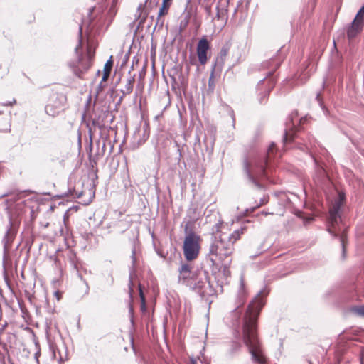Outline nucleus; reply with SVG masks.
Instances as JSON below:
<instances>
[{"mask_svg": "<svg viewBox=\"0 0 364 364\" xmlns=\"http://www.w3.org/2000/svg\"><path fill=\"white\" fill-rule=\"evenodd\" d=\"M156 54V43L154 45H152V48H151V58H152L154 65L155 63Z\"/></svg>", "mask_w": 364, "mask_h": 364, "instance_id": "obj_29", "label": "nucleus"}, {"mask_svg": "<svg viewBox=\"0 0 364 364\" xmlns=\"http://www.w3.org/2000/svg\"><path fill=\"white\" fill-rule=\"evenodd\" d=\"M209 49L210 44L208 39L205 37H203L199 40L196 49L198 60L201 65L206 63L208 60L207 53Z\"/></svg>", "mask_w": 364, "mask_h": 364, "instance_id": "obj_13", "label": "nucleus"}, {"mask_svg": "<svg viewBox=\"0 0 364 364\" xmlns=\"http://www.w3.org/2000/svg\"><path fill=\"white\" fill-rule=\"evenodd\" d=\"M231 260L227 261V262L223 264V274L226 277H228L230 274V271L228 269V265L230 264Z\"/></svg>", "mask_w": 364, "mask_h": 364, "instance_id": "obj_27", "label": "nucleus"}, {"mask_svg": "<svg viewBox=\"0 0 364 364\" xmlns=\"http://www.w3.org/2000/svg\"><path fill=\"white\" fill-rule=\"evenodd\" d=\"M134 81H135L134 77L132 76H130L127 80V82H126V84H125L124 88L121 90L124 95H129L132 92Z\"/></svg>", "mask_w": 364, "mask_h": 364, "instance_id": "obj_19", "label": "nucleus"}, {"mask_svg": "<svg viewBox=\"0 0 364 364\" xmlns=\"http://www.w3.org/2000/svg\"><path fill=\"white\" fill-rule=\"evenodd\" d=\"M67 106V97L65 95H58L55 100L46 106V112L48 115L55 117L61 112L65 110Z\"/></svg>", "mask_w": 364, "mask_h": 364, "instance_id": "obj_9", "label": "nucleus"}, {"mask_svg": "<svg viewBox=\"0 0 364 364\" xmlns=\"http://www.w3.org/2000/svg\"><path fill=\"white\" fill-rule=\"evenodd\" d=\"M112 66H113V60L111 57L110 59L108 60L106 62V63L105 64L103 75L102 77V82H106L108 80L110 73H111V70H112Z\"/></svg>", "mask_w": 364, "mask_h": 364, "instance_id": "obj_18", "label": "nucleus"}, {"mask_svg": "<svg viewBox=\"0 0 364 364\" xmlns=\"http://www.w3.org/2000/svg\"><path fill=\"white\" fill-rule=\"evenodd\" d=\"M242 345L237 341H232L230 348L227 353L229 358H232L241 349Z\"/></svg>", "mask_w": 364, "mask_h": 364, "instance_id": "obj_20", "label": "nucleus"}, {"mask_svg": "<svg viewBox=\"0 0 364 364\" xmlns=\"http://www.w3.org/2000/svg\"><path fill=\"white\" fill-rule=\"evenodd\" d=\"M241 4H242V2H241V1H239V2H238V4H237V6L235 8V9H234V11H233V14H232L233 17H235V16H236V14H237V11H238V8H239V6H240V5Z\"/></svg>", "mask_w": 364, "mask_h": 364, "instance_id": "obj_33", "label": "nucleus"}, {"mask_svg": "<svg viewBox=\"0 0 364 364\" xmlns=\"http://www.w3.org/2000/svg\"><path fill=\"white\" fill-rule=\"evenodd\" d=\"M230 47L228 45L223 46L219 53L218 54L216 59L213 64L212 67H213V70H215L217 66L221 67L225 63V58L227 57V55L228 53Z\"/></svg>", "mask_w": 364, "mask_h": 364, "instance_id": "obj_17", "label": "nucleus"}, {"mask_svg": "<svg viewBox=\"0 0 364 364\" xmlns=\"http://www.w3.org/2000/svg\"><path fill=\"white\" fill-rule=\"evenodd\" d=\"M225 239L220 236L219 240L210 245L209 250L210 254L215 255L222 260L230 257L233 251V245L230 243L225 244Z\"/></svg>", "mask_w": 364, "mask_h": 364, "instance_id": "obj_8", "label": "nucleus"}, {"mask_svg": "<svg viewBox=\"0 0 364 364\" xmlns=\"http://www.w3.org/2000/svg\"><path fill=\"white\" fill-rule=\"evenodd\" d=\"M35 21V16L32 14H30L27 16L26 21L29 23L33 22Z\"/></svg>", "mask_w": 364, "mask_h": 364, "instance_id": "obj_31", "label": "nucleus"}, {"mask_svg": "<svg viewBox=\"0 0 364 364\" xmlns=\"http://www.w3.org/2000/svg\"><path fill=\"white\" fill-rule=\"evenodd\" d=\"M314 164V180L320 185L324 184L330 181L329 176L325 168V164L318 160L314 154H310Z\"/></svg>", "mask_w": 364, "mask_h": 364, "instance_id": "obj_10", "label": "nucleus"}, {"mask_svg": "<svg viewBox=\"0 0 364 364\" xmlns=\"http://www.w3.org/2000/svg\"><path fill=\"white\" fill-rule=\"evenodd\" d=\"M181 227L184 230V240L183 244V252L187 262L196 259L200 250V236L195 232V221L188 219L183 220Z\"/></svg>", "mask_w": 364, "mask_h": 364, "instance_id": "obj_5", "label": "nucleus"}, {"mask_svg": "<svg viewBox=\"0 0 364 364\" xmlns=\"http://www.w3.org/2000/svg\"><path fill=\"white\" fill-rule=\"evenodd\" d=\"M231 118L232 121V127L235 128V117L233 111L231 112Z\"/></svg>", "mask_w": 364, "mask_h": 364, "instance_id": "obj_34", "label": "nucleus"}, {"mask_svg": "<svg viewBox=\"0 0 364 364\" xmlns=\"http://www.w3.org/2000/svg\"><path fill=\"white\" fill-rule=\"evenodd\" d=\"M139 295H140V299H141V308L143 311H144L146 309L145 296H144L142 289L141 288V285H139Z\"/></svg>", "mask_w": 364, "mask_h": 364, "instance_id": "obj_26", "label": "nucleus"}, {"mask_svg": "<svg viewBox=\"0 0 364 364\" xmlns=\"http://www.w3.org/2000/svg\"><path fill=\"white\" fill-rule=\"evenodd\" d=\"M269 291L266 287L257 293L248 304L241 321H238L237 333L242 336L244 343L248 348L251 360L255 364H269L257 336V320L265 305V297Z\"/></svg>", "mask_w": 364, "mask_h": 364, "instance_id": "obj_1", "label": "nucleus"}, {"mask_svg": "<svg viewBox=\"0 0 364 364\" xmlns=\"http://www.w3.org/2000/svg\"><path fill=\"white\" fill-rule=\"evenodd\" d=\"M9 246H10V244H8V242H6V243L5 244V247H9Z\"/></svg>", "mask_w": 364, "mask_h": 364, "instance_id": "obj_45", "label": "nucleus"}, {"mask_svg": "<svg viewBox=\"0 0 364 364\" xmlns=\"http://www.w3.org/2000/svg\"><path fill=\"white\" fill-rule=\"evenodd\" d=\"M235 311L236 312H237V311H238V308L235 309Z\"/></svg>", "mask_w": 364, "mask_h": 364, "instance_id": "obj_47", "label": "nucleus"}, {"mask_svg": "<svg viewBox=\"0 0 364 364\" xmlns=\"http://www.w3.org/2000/svg\"><path fill=\"white\" fill-rule=\"evenodd\" d=\"M80 36L82 37V28H80ZM81 46V40L80 41L79 47Z\"/></svg>", "mask_w": 364, "mask_h": 364, "instance_id": "obj_39", "label": "nucleus"}, {"mask_svg": "<svg viewBox=\"0 0 364 364\" xmlns=\"http://www.w3.org/2000/svg\"><path fill=\"white\" fill-rule=\"evenodd\" d=\"M118 3V0H112V6H111V8L110 9H113L117 4Z\"/></svg>", "mask_w": 364, "mask_h": 364, "instance_id": "obj_36", "label": "nucleus"}, {"mask_svg": "<svg viewBox=\"0 0 364 364\" xmlns=\"http://www.w3.org/2000/svg\"><path fill=\"white\" fill-rule=\"evenodd\" d=\"M279 156L276 144L272 142L264 155L256 157L251 161L245 159L243 171L248 183L262 189L264 188L263 183L264 181L274 183L269 175V170L271 166V161Z\"/></svg>", "mask_w": 364, "mask_h": 364, "instance_id": "obj_2", "label": "nucleus"}, {"mask_svg": "<svg viewBox=\"0 0 364 364\" xmlns=\"http://www.w3.org/2000/svg\"><path fill=\"white\" fill-rule=\"evenodd\" d=\"M273 72V70L269 71L267 77L260 80L257 85V90H262V86L266 82V80L268 83L267 87L264 89L262 95L259 98V103L261 104L264 102L265 99L269 95L270 91L273 89L275 85L274 79L272 77Z\"/></svg>", "mask_w": 364, "mask_h": 364, "instance_id": "obj_11", "label": "nucleus"}, {"mask_svg": "<svg viewBox=\"0 0 364 364\" xmlns=\"http://www.w3.org/2000/svg\"><path fill=\"white\" fill-rule=\"evenodd\" d=\"M363 26L362 24L353 21L352 23L347 28V36L349 40L355 38L363 31Z\"/></svg>", "mask_w": 364, "mask_h": 364, "instance_id": "obj_16", "label": "nucleus"}, {"mask_svg": "<svg viewBox=\"0 0 364 364\" xmlns=\"http://www.w3.org/2000/svg\"><path fill=\"white\" fill-rule=\"evenodd\" d=\"M214 73L213 67H212V71L208 79V92H213L215 89V80H214Z\"/></svg>", "mask_w": 364, "mask_h": 364, "instance_id": "obj_25", "label": "nucleus"}, {"mask_svg": "<svg viewBox=\"0 0 364 364\" xmlns=\"http://www.w3.org/2000/svg\"><path fill=\"white\" fill-rule=\"evenodd\" d=\"M230 0H218L216 5V16L218 21H221L225 26L228 20V6Z\"/></svg>", "mask_w": 364, "mask_h": 364, "instance_id": "obj_12", "label": "nucleus"}, {"mask_svg": "<svg viewBox=\"0 0 364 364\" xmlns=\"http://www.w3.org/2000/svg\"><path fill=\"white\" fill-rule=\"evenodd\" d=\"M191 364H197V361L195 359H193V358H192L191 360Z\"/></svg>", "mask_w": 364, "mask_h": 364, "instance_id": "obj_40", "label": "nucleus"}, {"mask_svg": "<svg viewBox=\"0 0 364 364\" xmlns=\"http://www.w3.org/2000/svg\"><path fill=\"white\" fill-rule=\"evenodd\" d=\"M194 63L195 59H190L189 62H186L185 70H183L182 68H181V73L178 75V80L182 86L186 87L188 85L190 65H193Z\"/></svg>", "mask_w": 364, "mask_h": 364, "instance_id": "obj_15", "label": "nucleus"}, {"mask_svg": "<svg viewBox=\"0 0 364 364\" xmlns=\"http://www.w3.org/2000/svg\"><path fill=\"white\" fill-rule=\"evenodd\" d=\"M55 294V295L57 296L58 300H60V298H61L60 293L59 291H56Z\"/></svg>", "mask_w": 364, "mask_h": 364, "instance_id": "obj_38", "label": "nucleus"}, {"mask_svg": "<svg viewBox=\"0 0 364 364\" xmlns=\"http://www.w3.org/2000/svg\"><path fill=\"white\" fill-rule=\"evenodd\" d=\"M271 62L272 63L275 64L274 70L277 69L280 66L281 63L277 62V59H271Z\"/></svg>", "mask_w": 364, "mask_h": 364, "instance_id": "obj_32", "label": "nucleus"}, {"mask_svg": "<svg viewBox=\"0 0 364 364\" xmlns=\"http://www.w3.org/2000/svg\"><path fill=\"white\" fill-rule=\"evenodd\" d=\"M316 99H318V101L319 102V105H320V107H321L324 114L326 116L328 115V109L326 108V107L323 105V102H321L320 100H319V95L318 94L317 96H316Z\"/></svg>", "mask_w": 364, "mask_h": 364, "instance_id": "obj_28", "label": "nucleus"}, {"mask_svg": "<svg viewBox=\"0 0 364 364\" xmlns=\"http://www.w3.org/2000/svg\"><path fill=\"white\" fill-rule=\"evenodd\" d=\"M206 11H207L208 12H209V11H210V6H209V7H206Z\"/></svg>", "mask_w": 364, "mask_h": 364, "instance_id": "obj_44", "label": "nucleus"}, {"mask_svg": "<svg viewBox=\"0 0 364 364\" xmlns=\"http://www.w3.org/2000/svg\"><path fill=\"white\" fill-rule=\"evenodd\" d=\"M353 21L364 26V4L360 7L356 14Z\"/></svg>", "mask_w": 364, "mask_h": 364, "instance_id": "obj_24", "label": "nucleus"}, {"mask_svg": "<svg viewBox=\"0 0 364 364\" xmlns=\"http://www.w3.org/2000/svg\"><path fill=\"white\" fill-rule=\"evenodd\" d=\"M245 296H246V292H245V282H244L243 278L241 277L240 286V289L238 291V299L241 301L242 304L245 301Z\"/></svg>", "mask_w": 364, "mask_h": 364, "instance_id": "obj_22", "label": "nucleus"}, {"mask_svg": "<svg viewBox=\"0 0 364 364\" xmlns=\"http://www.w3.org/2000/svg\"><path fill=\"white\" fill-rule=\"evenodd\" d=\"M244 228H241L239 230H235L232 234H230L228 238V243L233 245V244L240 238V235L243 233Z\"/></svg>", "mask_w": 364, "mask_h": 364, "instance_id": "obj_21", "label": "nucleus"}, {"mask_svg": "<svg viewBox=\"0 0 364 364\" xmlns=\"http://www.w3.org/2000/svg\"><path fill=\"white\" fill-rule=\"evenodd\" d=\"M178 282L188 287L200 297L214 295L215 291L211 284L208 272L206 270H193L192 266L181 262L178 267Z\"/></svg>", "mask_w": 364, "mask_h": 364, "instance_id": "obj_3", "label": "nucleus"}, {"mask_svg": "<svg viewBox=\"0 0 364 364\" xmlns=\"http://www.w3.org/2000/svg\"><path fill=\"white\" fill-rule=\"evenodd\" d=\"M344 198L340 197L337 199L329 209L328 217V232L334 238H338L342 248L341 259L346 257L347 235L345 230H342L339 226L341 221V210L343 204Z\"/></svg>", "mask_w": 364, "mask_h": 364, "instance_id": "obj_4", "label": "nucleus"}, {"mask_svg": "<svg viewBox=\"0 0 364 364\" xmlns=\"http://www.w3.org/2000/svg\"><path fill=\"white\" fill-rule=\"evenodd\" d=\"M301 120L302 119H297V112H292L287 119L282 139L284 145L294 139L296 132L299 130Z\"/></svg>", "mask_w": 364, "mask_h": 364, "instance_id": "obj_7", "label": "nucleus"}, {"mask_svg": "<svg viewBox=\"0 0 364 364\" xmlns=\"http://www.w3.org/2000/svg\"><path fill=\"white\" fill-rule=\"evenodd\" d=\"M5 326H2L0 329V333L1 334L4 330Z\"/></svg>", "mask_w": 364, "mask_h": 364, "instance_id": "obj_43", "label": "nucleus"}, {"mask_svg": "<svg viewBox=\"0 0 364 364\" xmlns=\"http://www.w3.org/2000/svg\"><path fill=\"white\" fill-rule=\"evenodd\" d=\"M262 214L264 215H272L273 213H269V212H262Z\"/></svg>", "mask_w": 364, "mask_h": 364, "instance_id": "obj_41", "label": "nucleus"}, {"mask_svg": "<svg viewBox=\"0 0 364 364\" xmlns=\"http://www.w3.org/2000/svg\"><path fill=\"white\" fill-rule=\"evenodd\" d=\"M161 73H162V75L164 76V67L162 68Z\"/></svg>", "mask_w": 364, "mask_h": 364, "instance_id": "obj_46", "label": "nucleus"}, {"mask_svg": "<svg viewBox=\"0 0 364 364\" xmlns=\"http://www.w3.org/2000/svg\"><path fill=\"white\" fill-rule=\"evenodd\" d=\"M98 92L99 91H101L102 90V82L100 84L99 87H98Z\"/></svg>", "mask_w": 364, "mask_h": 364, "instance_id": "obj_42", "label": "nucleus"}, {"mask_svg": "<svg viewBox=\"0 0 364 364\" xmlns=\"http://www.w3.org/2000/svg\"><path fill=\"white\" fill-rule=\"evenodd\" d=\"M95 44L93 41L88 40L87 51L85 55H81L76 63L71 64L74 74L80 79L83 78L84 74L92 67L95 55Z\"/></svg>", "mask_w": 364, "mask_h": 364, "instance_id": "obj_6", "label": "nucleus"}, {"mask_svg": "<svg viewBox=\"0 0 364 364\" xmlns=\"http://www.w3.org/2000/svg\"><path fill=\"white\" fill-rule=\"evenodd\" d=\"M151 1H152V0H150V2H151Z\"/></svg>", "mask_w": 364, "mask_h": 364, "instance_id": "obj_48", "label": "nucleus"}, {"mask_svg": "<svg viewBox=\"0 0 364 364\" xmlns=\"http://www.w3.org/2000/svg\"><path fill=\"white\" fill-rule=\"evenodd\" d=\"M173 0H163L161 5V16L168 14Z\"/></svg>", "mask_w": 364, "mask_h": 364, "instance_id": "obj_23", "label": "nucleus"}, {"mask_svg": "<svg viewBox=\"0 0 364 364\" xmlns=\"http://www.w3.org/2000/svg\"><path fill=\"white\" fill-rule=\"evenodd\" d=\"M308 77L309 76H306V74H304V77H302L301 79V82L304 83L307 80Z\"/></svg>", "mask_w": 364, "mask_h": 364, "instance_id": "obj_37", "label": "nucleus"}, {"mask_svg": "<svg viewBox=\"0 0 364 364\" xmlns=\"http://www.w3.org/2000/svg\"><path fill=\"white\" fill-rule=\"evenodd\" d=\"M267 203V200L266 198H262L260 200L259 204L257 205V208H258V207H259V206H261V205H264V204H265Z\"/></svg>", "mask_w": 364, "mask_h": 364, "instance_id": "obj_35", "label": "nucleus"}, {"mask_svg": "<svg viewBox=\"0 0 364 364\" xmlns=\"http://www.w3.org/2000/svg\"><path fill=\"white\" fill-rule=\"evenodd\" d=\"M355 311L358 314V315L364 317V305L356 307L355 309Z\"/></svg>", "mask_w": 364, "mask_h": 364, "instance_id": "obj_30", "label": "nucleus"}, {"mask_svg": "<svg viewBox=\"0 0 364 364\" xmlns=\"http://www.w3.org/2000/svg\"><path fill=\"white\" fill-rule=\"evenodd\" d=\"M11 116L9 113L0 112V134H7L11 132Z\"/></svg>", "mask_w": 364, "mask_h": 364, "instance_id": "obj_14", "label": "nucleus"}]
</instances>
